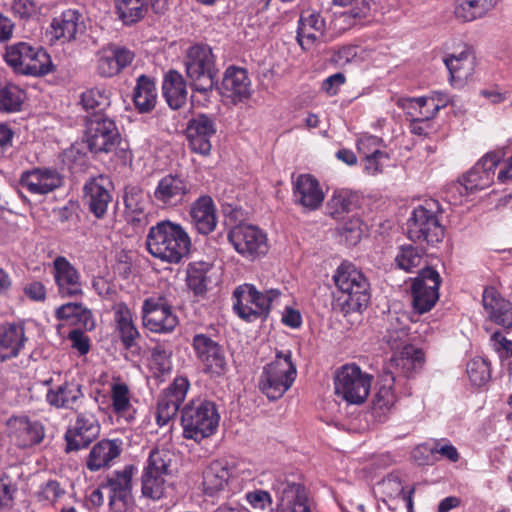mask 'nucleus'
<instances>
[{
	"label": "nucleus",
	"mask_w": 512,
	"mask_h": 512,
	"mask_svg": "<svg viewBox=\"0 0 512 512\" xmlns=\"http://www.w3.org/2000/svg\"><path fill=\"white\" fill-rule=\"evenodd\" d=\"M216 133V125L212 118L200 114L188 123L186 134L191 150L201 155L211 151V138Z\"/></svg>",
	"instance_id": "nucleus-28"
},
{
	"label": "nucleus",
	"mask_w": 512,
	"mask_h": 512,
	"mask_svg": "<svg viewBox=\"0 0 512 512\" xmlns=\"http://www.w3.org/2000/svg\"><path fill=\"white\" fill-rule=\"evenodd\" d=\"M170 464L169 452L158 449L150 452L141 477V490L144 497L158 500L164 495Z\"/></svg>",
	"instance_id": "nucleus-12"
},
{
	"label": "nucleus",
	"mask_w": 512,
	"mask_h": 512,
	"mask_svg": "<svg viewBox=\"0 0 512 512\" xmlns=\"http://www.w3.org/2000/svg\"><path fill=\"white\" fill-rule=\"evenodd\" d=\"M221 93L233 103L248 99L251 95V82L246 70L238 67L227 68L222 80Z\"/></svg>",
	"instance_id": "nucleus-35"
},
{
	"label": "nucleus",
	"mask_w": 512,
	"mask_h": 512,
	"mask_svg": "<svg viewBox=\"0 0 512 512\" xmlns=\"http://www.w3.org/2000/svg\"><path fill=\"white\" fill-rule=\"evenodd\" d=\"M326 23L318 12L305 11L301 14L297 41L303 50L309 51L323 42Z\"/></svg>",
	"instance_id": "nucleus-30"
},
{
	"label": "nucleus",
	"mask_w": 512,
	"mask_h": 512,
	"mask_svg": "<svg viewBox=\"0 0 512 512\" xmlns=\"http://www.w3.org/2000/svg\"><path fill=\"white\" fill-rule=\"evenodd\" d=\"M110 186L111 182L104 176L93 178L84 185L85 200L89 210L97 218H102L105 215L112 200Z\"/></svg>",
	"instance_id": "nucleus-32"
},
{
	"label": "nucleus",
	"mask_w": 512,
	"mask_h": 512,
	"mask_svg": "<svg viewBox=\"0 0 512 512\" xmlns=\"http://www.w3.org/2000/svg\"><path fill=\"white\" fill-rule=\"evenodd\" d=\"M189 381L184 376L176 377L158 400L156 421L159 426L166 425L178 412L186 398Z\"/></svg>",
	"instance_id": "nucleus-23"
},
{
	"label": "nucleus",
	"mask_w": 512,
	"mask_h": 512,
	"mask_svg": "<svg viewBox=\"0 0 512 512\" xmlns=\"http://www.w3.org/2000/svg\"><path fill=\"white\" fill-rule=\"evenodd\" d=\"M81 25V14L77 10L68 9L53 18L47 34L52 43L55 41L68 42L75 39Z\"/></svg>",
	"instance_id": "nucleus-36"
},
{
	"label": "nucleus",
	"mask_w": 512,
	"mask_h": 512,
	"mask_svg": "<svg viewBox=\"0 0 512 512\" xmlns=\"http://www.w3.org/2000/svg\"><path fill=\"white\" fill-rule=\"evenodd\" d=\"M245 500L251 508L259 511H265L271 508L273 500L268 491L256 489L245 494Z\"/></svg>",
	"instance_id": "nucleus-58"
},
{
	"label": "nucleus",
	"mask_w": 512,
	"mask_h": 512,
	"mask_svg": "<svg viewBox=\"0 0 512 512\" xmlns=\"http://www.w3.org/2000/svg\"><path fill=\"white\" fill-rule=\"evenodd\" d=\"M423 450L431 454H440L451 462H457L460 458V454L454 445L447 440H441L437 441L432 448H428L427 445H420L413 450L412 456L420 465L427 464V460H421L418 456Z\"/></svg>",
	"instance_id": "nucleus-50"
},
{
	"label": "nucleus",
	"mask_w": 512,
	"mask_h": 512,
	"mask_svg": "<svg viewBox=\"0 0 512 512\" xmlns=\"http://www.w3.org/2000/svg\"><path fill=\"white\" fill-rule=\"evenodd\" d=\"M20 185L29 193L42 196L61 187L63 177L55 168L36 167L21 174Z\"/></svg>",
	"instance_id": "nucleus-25"
},
{
	"label": "nucleus",
	"mask_w": 512,
	"mask_h": 512,
	"mask_svg": "<svg viewBox=\"0 0 512 512\" xmlns=\"http://www.w3.org/2000/svg\"><path fill=\"white\" fill-rule=\"evenodd\" d=\"M110 408L118 420L129 424L135 419L136 409L132 405L129 386L119 377L113 378L110 389Z\"/></svg>",
	"instance_id": "nucleus-33"
},
{
	"label": "nucleus",
	"mask_w": 512,
	"mask_h": 512,
	"mask_svg": "<svg viewBox=\"0 0 512 512\" xmlns=\"http://www.w3.org/2000/svg\"><path fill=\"white\" fill-rule=\"evenodd\" d=\"M422 262V252L411 245L400 247L397 255L395 256V263L398 268L411 272L414 268L418 267Z\"/></svg>",
	"instance_id": "nucleus-52"
},
{
	"label": "nucleus",
	"mask_w": 512,
	"mask_h": 512,
	"mask_svg": "<svg viewBox=\"0 0 512 512\" xmlns=\"http://www.w3.org/2000/svg\"><path fill=\"white\" fill-rule=\"evenodd\" d=\"M280 296L281 292L277 289H270L262 293L254 285L245 283L234 290L233 307L240 318L252 321L267 316L271 307L278 303Z\"/></svg>",
	"instance_id": "nucleus-7"
},
{
	"label": "nucleus",
	"mask_w": 512,
	"mask_h": 512,
	"mask_svg": "<svg viewBox=\"0 0 512 512\" xmlns=\"http://www.w3.org/2000/svg\"><path fill=\"white\" fill-rule=\"evenodd\" d=\"M245 471L225 460H214L202 472V491L206 496L219 497L240 491L247 477Z\"/></svg>",
	"instance_id": "nucleus-5"
},
{
	"label": "nucleus",
	"mask_w": 512,
	"mask_h": 512,
	"mask_svg": "<svg viewBox=\"0 0 512 512\" xmlns=\"http://www.w3.org/2000/svg\"><path fill=\"white\" fill-rule=\"evenodd\" d=\"M171 355L170 347L164 343H158L151 348L149 369L153 377L160 379L170 374L172 370Z\"/></svg>",
	"instance_id": "nucleus-46"
},
{
	"label": "nucleus",
	"mask_w": 512,
	"mask_h": 512,
	"mask_svg": "<svg viewBox=\"0 0 512 512\" xmlns=\"http://www.w3.org/2000/svg\"><path fill=\"white\" fill-rule=\"evenodd\" d=\"M191 238L186 229L171 220H162L149 228L146 236L147 251L156 259L178 264L191 249Z\"/></svg>",
	"instance_id": "nucleus-1"
},
{
	"label": "nucleus",
	"mask_w": 512,
	"mask_h": 512,
	"mask_svg": "<svg viewBox=\"0 0 512 512\" xmlns=\"http://www.w3.org/2000/svg\"><path fill=\"white\" fill-rule=\"evenodd\" d=\"M384 341L391 349L398 348L408 340L409 317L406 313H390Z\"/></svg>",
	"instance_id": "nucleus-44"
},
{
	"label": "nucleus",
	"mask_w": 512,
	"mask_h": 512,
	"mask_svg": "<svg viewBox=\"0 0 512 512\" xmlns=\"http://www.w3.org/2000/svg\"><path fill=\"white\" fill-rule=\"evenodd\" d=\"M365 233V226L358 218L350 219L341 228V236L348 245H356Z\"/></svg>",
	"instance_id": "nucleus-56"
},
{
	"label": "nucleus",
	"mask_w": 512,
	"mask_h": 512,
	"mask_svg": "<svg viewBox=\"0 0 512 512\" xmlns=\"http://www.w3.org/2000/svg\"><path fill=\"white\" fill-rule=\"evenodd\" d=\"M185 69L194 91L204 96L212 91L218 70L215 56L208 45L195 44L187 49Z\"/></svg>",
	"instance_id": "nucleus-6"
},
{
	"label": "nucleus",
	"mask_w": 512,
	"mask_h": 512,
	"mask_svg": "<svg viewBox=\"0 0 512 512\" xmlns=\"http://www.w3.org/2000/svg\"><path fill=\"white\" fill-rule=\"evenodd\" d=\"M228 239L237 253L248 260H255L268 250L266 233L251 224L236 225L229 231Z\"/></svg>",
	"instance_id": "nucleus-13"
},
{
	"label": "nucleus",
	"mask_w": 512,
	"mask_h": 512,
	"mask_svg": "<svg viewBox=\"0 0 512 512\" xmlns=\"http://www.w3.org/2000/svg\"><path fill=\"white\" fill-rule=\"evenodd\" d=\"M65 490L61 487L60 483L56 480H48L40 485L36 493L38 502L44 506H52L56 504L64 495Z\"/></svg>",
	"instance_id": "nucleus-53"
},
{
	"label": "nucleus",
	"mask_w": 512,
	"mask_h": 512,
	"mask_svg": "<svg viewBox=\"0 0 512 512\" xmlns=\"http://www.w3.org/2000/svg\"><path fill=\"white\" fill-rule=\"evenodd\" d=\"M355 196L348 190L335 191L328 202V208L332 216H338L350 211Z\"/></svg>",
	"instance_id": "nucleus-55"
},
{
	"label": "nucleus",
	"mask_w": 512,
	"mask_h": 512,
	"mask_svg": "<svg viewBox=\"0 0 512 512\" xmlns=\"http://www.w3.org/2000/svg\"><path fill=\"white\" fill-rule=\"evenodd\" d=\"M83 397L81 386L76 382H65L55 389H49L47 402L56 408L73 409Z\"/></svg>",
	"instance_id": "nucleus-42"
},
{
	"label": "nucleus",
	"mask_w": 512,
	"mask_h": 512,
	"mask_svg": "<svg viewBox=\"0 0 512 512\" xmlns=\"http://www.w3.org/2000/svg\"><path fill=\"white\" fill-rule=\"evenodd\" d=\"M219 420L220 416L213 402L193 400L182 410L183 437L200 443L217 431Z\"/></svg>",
	"instance_id": "nucleus-4"
},
{
	"label": "nucleus",
	"mask_w": 512,
	"mask_h": 512,
	"mask_svg": "<svg viewBox=\"0 0 512 512\" xmlns=\"http://www.w3.org/2000/svg\"><path fill=\"white\" fill-rule=\"evenodd\" d=\"M296 376L297 369L292 362L291 351H279L274 360L262 368L258 388L269 400H277L292 387Z\"/></svg>",
	"instance_id": "nucleus-3"
},
{
	"label": "nucleus",
	"mask_w": 512,
	"mask_h": 512,
	"mask_svg": "<svg viewBox=\"0 0 512 512\" xmlns=\"http://www.w3.org/2000/svg\"><path fill=\"white\" fill-rule=\"evenodd\" d=\"M86 142L91 152L110 153L120 143V133L115 122L106 117H96L88 121Z\"/></svg>",
	"instance_id": "nucleus-19"
},
{
	"label": "nucleus",
	"mask_w": 512,
	"mask_h": 512,
	"mask_svg": "<svg viewBox=\"0 0 512 512\" xmlns=\"http://www.w3.org/2000/svg\"><path fill=\"white\" fill-rule=\"evenodd\" d=\"M5 60L16 72L24 75L40 76L51 70V58L41 47H33L20 42L7 48Z\"/></svg>",
	"instance_id": "nucleus-11"
},
{
	"label": "nucleus",
	"mask_w": 512,
	"mask_h": 512,
	"mask_svg": "<svg viewBox=\"0 0 512 512\" xmlns=\"http://www.w3.org/2000/svg\"><path fill=\"white\" fill-rule=\"evenodd\" d=\"M116 9L124 24H133L144 17L145 0H116Z\"/></svg>",
	"instance_id": "nucleus-49"
},
{
	"label": "nucleus",
	"mask_w": 512,
	"mask_h": 512,
	"mask_svg": "<svg viewBox=\"0 0 512 512\" xmlns=\"http://www.w3.org/2000/svg\"><path fill=\"white\" fill-rule=\"evenodd\" d=\"M341 293L335 307L344 315L360 312L370 300V285L364 274L351 263H342L333 276Z\"/></svg>",
	"instance_id": "nucleus-2"
},
{
	"label": "nucleus",
	"mask_w": 512,
	"mask_h": 512,
	"mask_svg": "<svg viewBox=\"0 0 512 512\" xmlns=\"http://www.w3.org/2000/svg\"><path fill=\"white\" fill-rule=\"evenodd\" d=\"M16 491L17 488L12 479L0 471V511L12 506Z\"/></svg>",
	"instance_id": "nucleus-57"
},
{
	"label": "nucleus",
	"mask_w": 512,
	"mask_h": 512,
	"mask_svg": "<svg viewBox=\"0 0 512 512\" xmlns=\"http://www.w3.org/2000/svg\"><path fill=\"white\" fill-rule=\"evenodd\" d=\"M467 374L474 385L482 386L490 379V365L483 358H474L467 365Z\"/></svg>",
	"instance_id": "nucleus-54"
},
{
	"label": "nucleus",
	"mask_w": 512,
	"mask_h": 512,
	"mask_svg": "<svg viewBox=\"0 0 512 512\" xmlns=\"http://www.w3.org/2000/svg\"><path fill=\"white\" fill-rule=\"evenodd\" d=\"M295 200L304 208L317 209L324 201V192L316 178L310 174H301L294 182Z\"/></svg>",
	"instance_id": "nucleus-37"
},
{
	"label": "nucleus",
	"mask_w": 512,
	"mask_h": 512,
	"mask_svg": "<svg viewBox=\"0 0 512 512\" xmlns=\"http://www.w3.org/2000/svg\"><path fill=\"white\" fill-rule=\"evenodd\" d=\"M136 471L133 465H126L109 474L102 484L108 490L109 506L115 512H125L133 505V477Z\"/></svg>",
	"instance_id": "nucleus-14"
},
{
	"label": "nucleus",
	"mask_w": 512,
	"mask_h": 512,
	"mask_svg": "<svg viewBox=\"0 0 512 512\" xmlns=\"http://www.w3.org/2000/svg\"><path fill=\"white\" fill-rule=\"evenodd\" d=\"M113 311L116 331L122 344L126 349L134 347L140 338V333L134 323L131 310L124 302H120L114 305Z\"/></svg>",
	"instance_id": "nucleus-39"
},
{
	"label": "nucleus",
	"mask_w": 512,
	"mask_h": 512,
	"mask_svg": "<svg viewBox=\"0 0 512 512\" xmlns=\"http://www.w3.org/2000/svg\"><path fill=\"white\" fill-rule=\"evenodd\" d=\"M25 100V92L14 84H0V110L5 112L20 111Z\"/></svg>",
	"instance_id": "nucleus-48"
},
{
	"label": "nucleus",
	"mask_w": 512,
	"mask_h": 512,
	"mask_svg": "<svg viewBox=\"0 0 512 512\" xmlns=\"http://www.w3.org/2000/svg\"><path fill=\"white\" fill-rule=\"evenodd\" d=\"M191 345L206 374L220 377L226 373L225 351L216 340L204 333H197L193 336Z\"/></svg>",
	"instance_id": "nucleus-15"
},
{
	"label": "nucleus",
	"mask_w": 512,
	"mask_h": 512,
	"mask_svg": "<svg viewBox=\"0 0 512 512\" xmlns=\"http://www.w3.org/2000/svg\"><path fill=\"white\" fill-rule=\"evenodd\" d=\"M189 216L191 224L199 234L208 235L217 227V208L208 195H202L191 203Z\"/></svg>",
	"instance_id": "nucleus-31"
},
{
	"label": "nucleus",
	"mask_w": 512,
	"mask_h": 512,
	"mask_svg": "<svg viewBox=\"0 0 512 512\" xmlns=\"http://www.w3.org/2000/svg\"><path fill=\"white\" fill-rule=\"evenodd\" d=\"M134 59V53L126 47L108 44L96 53V72L103 78L119 74Z\"/></svg>",
	"instance_id": "nucleus-21"
},
{
	"label": "nucleus",
	"mask_w": 512,
	"mask_h": 512,
	"mask_svg": "<svg viewBox=\"0 0 512 512\" xmlns=\"http://www.w3.org/2000/svg\"><path fill=\"white\" fill-rule=\"evenodd\" d=\"M497 0H457L455 15L462 21L469 22L485 16Z\"/></svg>",
	"instance_id": "nucleus-45"
},
{
	"label": "nucleus",
	"mask_w": 512,
	"mask_h": 512,
	"mask_svg": "<svg viewBox=\"0 0 512 512\" xmlns=\"http://www.w3.org/2000/svg\"><path fill=\"white\" fill-rule=\"evenodd\" d=\"M53 276L61 296L75 297L83 294L81 275L65 257L54 259Z\"/></svg>",
	"instance_id": "nucleus-29"
},
{
	"label": "nucleus",
	"mask_w": 512,
	"mask_h": 512,
	"mask_svg": "<svg viewBox=\"0 0 512 512\" xmlns=\"http://www.w3.org/2000/svg\"><path fill=\"white\" fill-rule=\"evenodd\" d=\"M381 146L382 139L377 136L363 134L357 140V149L359 153L364 156H371L383 152L380 149Z\"/></svg>",
	"instance_id": "nucleus-59"
},
{
	"label": "nucleus",
	"mask_w": 512,
	"mask_h": 512,
	"mask_svg": "<svg viewBox=\"0 0 512 512\" xmlns=\"http://www.w3.org/2000/svg\"><path fill=\"white\" fill-rule=\"evenodd\" d=\"M271 488L275 495L277 512H311L308 492L300 475L279 474Z\"/></svg>",
	"instance_id": "nucleus-8"
},
{
	"label": "nucleus",
	"mask_w": 512,
	"mask_h": 512,
	"mask_svg": "<svg viewBox=\"0 0 512 512\" xmlns=\"http://www.w3.org/2000/svg\"><path fill=\"white\" fill-rule=\"evenodd\" d=\"M444 63L450 74V84L454 87L463 86L474 73L475 57L468 51L450 55L444 59Z\"/></svg>",
	"instance_id": "nucleus-40"
},
{
	"label": "nucleus",
	"mask_w": 512,
	"mask_h": 512,
	"mask_svg": "<svg viewBox=\"0 0 512 512\" xmlns=\"http://www.w3.org/2000/svg\"><path fill=\"white\" fill-rule=\"evenodd\" d=\"M482 305L489 321L506 330L512 329V302L505 299L495 287L484 289Z\"/></svg>",
	"instance_id": "nucleus-26"
},
{
	"label": "nucleus",
	"mask_w": 512,
	"mask_h": 512,
	"mask_svg": "<svg viewBox=\"0 0 512 512\" xmlns=\"http://www.w3.org/2000/svg\"><path fill=\"white\" fill-rule=\"evenodd\" d=\"M163 95L172 109H179L186 104L187 87L183 76L175 70L169 71L163 80Z\"/></svg>",
	"instance_id": "nucleus-41"
},
{
	"label": "nucleus",
	"mask_w": 512,
	"mask_h": 512,
	"mask_svg": "<svg viewBox=\"0 0 512 512\" xmlns=\"http://www.w3.org/2000/svg\"><path fill=\"white\" fill-rule=\"evenodd\" d=\"M440 282V275L432 268L421 270L414 279L411 287L412 303L418 313L423 314L434 307L439 298Z\"/></svg>",
	"instance_id": "nucleus-20"
},
{
	"label": "nucleus",
	"mask_w": 512,
	"mask_h": 512,
	"mask_svg": "<svg viewBox=\"0 0 512 512\" xmlns=\"http://www.w3.org/2000/svg\"><path fill=\"white\" fill-rule=\"evenodd\" d=\"M372 376L363 372L356 364H345L337 370L334 378L335 394L348 404H362L367 399Z\"/></svg>",
	"instance_id": "nucleus-10"
},
{
	"label": "nucleus",
	"mask_w": 512,
	"mask_h": 512,
	"mask_svg": "<svg viewBox=\"0 0 512 512\" xmlns=\"http://www.w3.org/2000/svg\"><path fill=\"white\" fill-rule=\"evenodd\" d=\"M100 423L91 412L80 413L65 434L67 450H80L87 447L100 434Z\"/></svg>",
	"instance_id": "nucleus-22"
},
{
	"label": "nucleus",
	"mask_w": 512,
	"mask_h": 512,
	"mask_svg": "<svg viewBox=\"0 0 512 512\" xmlns=\"http://www.w3.org/2000/svg\"><path fill=\"white\" fill-rule=\"evenodd\" d=\"M383 485L387 489H391L397 496H401L405 501L407 509L409 512L412 511L413 508V500L412 495L414 493V488L406 491L404 487L401 485V482L398 477H388L383 481Z\"/></svg>",
	"instance_id": "nucleus-61"
},
{
	"label": "nucleus",
	"mask_w": 512,
	"mask_h": 512,
	"mask_svg": "<svg viewBox=\"0 0 512 512\" xmlns=\"http://www.w3.org/2000/svg\"><path fill=\"white\" fill-rule=\"evenodd\" d=\"M407 234L413 242L434 245L442 241L444 228L438 218V204L426 202L416 207L407 222Z\"/></svg>",
	"instance_id": "nucleus-9"
},
{
	"label": "nucleus",
	"mask_w": 512,
	"mask_h": 512,
	"mask_svg": "<svg viewBox=\"0 0 512 512\" xmlns=\"http://www.w3.org/2000/svg\"><path fill=\"white\" fill-rule=\"evenodd\" d=\"M56 317L59 320H66L72 324H84L87 326L92 314L89 309L80 303H66L56 310Z\"/></svg>",
	"instance_id": "nucleus-51"
},
{
	"label": "nucleus",
	"mask_w": 512,
	"mask_h": 512,
	"mask_svg": "<svg viewBox=\"0 0 512 512\" xmlns=\"http://www.w3.org/2000/svg\"><path fill=\"white\" fill-rule=\"evenodd\" d=\"M396 402V396L391 386L383 385L377 391L373 400L375 409L386 411L393 407Z\"/></svg>",
	"instance_id": "nucleus-60"
},
{
	"label": "nucleus",
	"mask_w": 512,
	"mask_h": 512,
	"mask_svg": "<svg viewBox=\"0 0 512 512\" xmlns=\"http://www.w3.org/2000/svg\"><path fill=\"white\" fill-rule=\"evenodd\" d=\"M27 338L23 324L5 323L0 326V358L16 357L23 349Z\"/></svg>",
	"instance_id": "nucleus-38"
},
{
	"label": "nucleus",
	"mask_w": 512,
	"mask_h": 512,
	"mask_svg": "<svg viewBox=\"0 0 512 512\" xmlns=\"http://www.w3.org/2000/svg\"><path fill=\"white\" fill-rule=\"evenodd\" d=\"M11 9L14 15L21 19H29L38 11L37 4L33 0H13Z\"/></svg>",
	"instance_id": "nucleus-64"
},
{
	"label": "nucleus",
	"mask_w": 512,
	"mask_h": 512,
	"mask_svg": "<svg viewBox=\"0 0 512 512\" xmlns=\"http://www.w3.org/2000/svg\"><path fill=\"white\" fill-rule=\"evenodd\" d=\"M157 97L155 82L145 75L139 76L133 93L136 109L140 113L150 112L156 106Z\"/></svg>",
	"instance_id": "nucleus-43"
},
{
	"label": "nucleus",
	"mask_w": 512,
	"mask_h": 512,
	"mask_svg": "<svg viewBox=\"0 0 512 512\" xmlns=\"http://www.w3.org/2000/svg\"><path fill=\"white\" fill-rule=\"evenodd\" d=\"M124 203L131 212L142 213L144 211L142 191L136 187L127 190L124 195Z\"/></svg>",
	"instance_id": "nucleus-63"
},
{
	"label": "nucleus",
	"mask_w": 512,
	"mask_h": 512,
	"mask_svg": "<svg viewBox=\"0 0 512 512\" xmlns=\"http://www.w3.org/2000/svg\"><path fill=\"white\" fill-rule=\"evenodd\" d=\"M393 356L388 365V371L393 382L396 377L409 378L424 364V354L421 349L404 343L398 348H394Z\"/></svg>",
	"instance_id": "nucleus-24"
},
{
	"label": "nucleus",
	"mask_w": 512,
	"mask_h": 512,
	"mask_svg": "<svg viewBox=\"0 0 512 512\" xmlns=\"http://www.w3.org/2000/svg\"><path fill=\"white\" fill-rule=\"evenodd\" d=\"M121 453L120 439H102L91 448L86 459V467L91 472L109 468Z\"/></svg>",
	"instance_id": "nucleus-34"
},
{
	"label": "nucleus",
	"mask_w": 512,
	"mask_h": 512,
	"mask_svg": "<svg viewBox=\"0 0 512 512\" xmlns=\"http://www.w3.org/2000/svg\"><path fill=\"white\" fill-rule=\"evenodd\" d=\"M80 104L88 112H101L110 106V93L105 87L87 89L81 94Z\"/></svg>",
	"instance_id": "nucleus-47"
},
{
	"label": "nucleus",
	"mask_w": 512,
	"mask_h": 512,
	"mask_svg": "<svg viewBox=\"0 0 512 512\" xmlns=\"http://www.w3.org/2000/svg\"><path fill=\"white\" fill-rule=\"evenodd\" d=\"M499 157L494 153L484 155L452 189L460 195L488 188L492 183Z\"/></svg>",
	"instance_id": "nucleus-17"
},
{
	"label": "nucleus",
	"mask_w": 512,
	"mask_h": 512,
	"mask_svg": "<svg viewBox=\"0 0 512 512\" xmlns=\"http://www.w3.org/2000/svg\"><path fill=\"white\" fill-rule=\"evenodd\" d=\"M144 327L154 333H169L178 324V318L168 301L161 296H151L142 305Z\"/></svg>",
	"instance_id": "nucleus-16"
},
{
	"label": "nucleus",
	"mask_w": 512,
	"mask_h": 512,
	"mask_svg": "<svg viewBox=\"0 0 512 512\" xmlns=\"http://www.w3.org/2000/svg\"><path fill=\"white\" fill-rule=\"evenodd\" d=\"M7 429L11 440L21 448L37 445L45 436L43 425L26 416L11 417L7 421Z\"/></svg>",
	"instance_id": "nucleus-27"
},
{
	"label": "nucleus",
	"mask_w": 512,
	"mask_h": 512,
	"mask_svg": "<svg viewBox=\"0 0 512 512\" xmlns=\"http://www.w3.org/2000/svg\"><path fill=\"white\" fill-rule=\"evenodd\" d=\"M366 16L367 15H356L354 9H349L336 15L333 19V25L337 31L344 32L356 25L358 21Z\"/></svg>",
	"instance_id": "nucleus-62"
},
{
	"label": "nucleus",
	"mask_w": 512,
	"mask_h": 512,
	"mask_svg": "<svg viewBox=\"0 0 512 512\" xmlns=\"http://www.w3.org/2000/svg\"><path fill=\"white\" fill-rule=\"evenodd\" d=\"M191 188L192 185L187 178L170 173L157 182L151 197L159 207L175 208L186 201Z\"/></svg>",
	"instance_id": "nucleus-18"
}]
</instances>
